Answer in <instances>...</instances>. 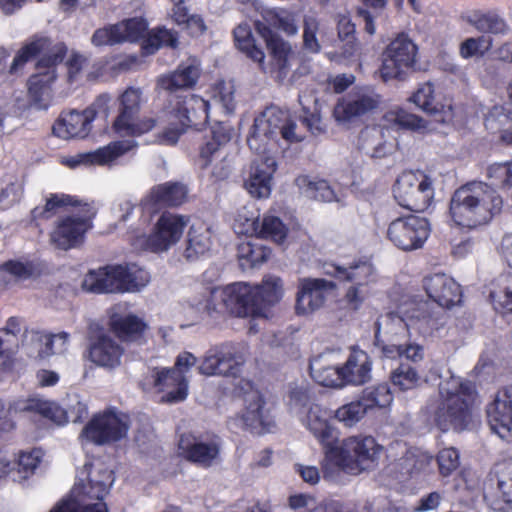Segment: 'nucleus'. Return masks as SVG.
<instances>
[{
    "label": "nucleus",
    "mask_w": 512,
    "mask_h": 512,
    "mask_svg": "<svg viewBox=\"0 0 512 512\" xmlns=\"http://www.w3.org/2000/svg\"><path fill=\"white\" fill-rule=\"evenodd\" d=\"M275 140L274 130L267 125L263 112L260 113L254 119V124L247 138L250 149L255 153L272 154L270 146L274 145Z\"/></svg>",
    "instance_id": "obj_49"
},
{
    "label": "nucleus",
    "mask_w": 512,
    "mask_h": 512,
    "mask_svg": "<svg viewBox=\"0 0 512 512\" xmlns=\"http://www.w3.org/2000/svg\"><path fill=\"white\" fill-rule=\"evenodd\" d=\"M263 114L269 128L274 130L275 139L281 135L289 143L303 140L304 135L297 130L296 123L289 118L286 111L276 106H270L263 111Z\"/></svg>",
    "instance_id": "obj_42"
},
{
    "label": "nucleus",
    "mask_w": 512,
    "mask_h": 512,
    "mask_svg": "<svg viewBox=\"0 0 512 512\" xmlns=\"http://www.w3.org/2000/svg\"><path fill=\"white\" fill-rule=\"evenodd\" d=\"M461 18L480 33L504 36L510 32V26L496 10H471Z\"/></svg>",
    "instance_id": "obj_37"
},
{
    "label": "nucleus",
    "mask_w": 512,
    "mask_h": 512,
    "mask_svg": "<svg viewBox=\"0 0 512 512\" xmlns=\"http://www.w3.org/2000/svg\"><path fill=\"white\" fill-rule=\"evenodd\" d=\"M33 274V267L29 263L10 260L0 266V284L9 285L17 281L26 280Z\"/></svg>",
    "instance_id": "obj_62"
},
{
    "label": "nucleus",
    "mask_w": 512,
    "mask_h": 512,
    "mask_svg": "<svg viewBox=\"0 0 512 512\" xmlns=\"http://www.w3.org/2000/svg\"><path fill=\"white\" fill-rule=\"evenodd\" d=\"M114 25L120 44L125 42H137L144 36L148 29V23L142 17L124 19Z\"/></svg>",
    "instance_id": "obj_59"
},
{
    "label": "nucleus",
    "mask_w": 512,
    "mask_h": 512,
    "mask_svg": "<svg viewBox=\"0 0 512 512\" xmlns=\"http://www.w3.org/2000/svg\"><path fill=\"white\" fill-rule=\"evenodd\" d=\"M114 482L112 470L101 461L86 463L66 498L49 512H108L104 497Z\"/></svg>",
    "instance_id": "obj_4"
},
{
    "label": "nucleus",
    "mask_w": 512,
    "mask_h": 512,
    "mask_svg": "<svg viewBox=\"0 0 512 512\" xmlns=\"http://www.w3.org/2000/svg\"><path fill=\"white\" fill-rule=\"evenodd\" d=\"M325 273L340 281L350 282L344 300L350 309L358 310L371 293L372 285L377 281L374 266L368 261H358L348 267L327 264Z\"/></svg>",
    "instance_id": "obj_10"
},
{
    "label": "nucleus",
    "mask_w": 512,
    "mask_h": 512,
    "mask_svg": "<svg viewBox=\"0 0 512 512\" xmlns=\"http://www.w3.org/2000/svg\"><path fill=\"white\" fill-rule=\"evenodd\" d=\"M228 424L231 429H249L258 434L270 432L275 425L262 394L251 386L244 394L243 411L230 418Z\"/></svg>",
    "instance_id": "obj_16"
},
{
    "label": "nucleus",
    "mask_w": 512,
    "mask_h": 512,
    "mask_svg": "<svg viewBox=\"0 0 512 512\" xmlns=\"http://www.w3.org/2000/svg\"><path fill=\"white\" fill-rule=\"evenodd\" d=\"M210 103L197 95H187L183 100H177L172 109L166 113L167 125L156 142L164 145H174L179 137L189 127L200 130L207 122Z\"/></svg>",
    "instance_id": "obj_8"
},
{
    "label": "nucleus",
    "mask_w": 512,
    "mask_h": 512,
    "mask_svg": "<svg viewBox=\"0 0 512 512\" xmlns=\"http://www.w3.org/2000/svg\"><path fill=\"white\" fill-rule=\"evenodd\" d=\"M398 204L412 211L422 212L433 202V179L423 171H405L398 176L393 187Z\"/></svg>",
    "instance_id": "obj_11"
},
{
    "label": "nucleus",
    "mask_w": 512,
    "mask_h": 512,
    "mask_svg": "<svg viewBox=\"0 0 512 512\" xmlns=\"http://www.w3.org/2000/svg\"><path fill=\"white\" fill-rule=\"evenodd\" d=\"M490 299L498 313H512V274L497 279L495 287L490 291Z\"/></svg>",
    "instance_id": "obj_53"
},
{
    "label": "nucleus",
    "mask_w": 512,
    "mask_h": 512,
    "mask_svg": "<svg viewBox=\"0 0 512 512\" xmlns=\"http://www.w3.org/2000/svg\"><path fill=\"white\" fill-rule=\"evenodd\" d=\"M130 418L117 409H107L92 417L83 428L81 441L105 445L122 440L128 434Z\"/></svg>",
    "instance_id": "obj_13"
},
{
    "label": "nucleus",
    "mask_w": 512,
    "mask_h": 512,
    "mask_svg": "<svg viewBox=\"0 0 512 512\" xmlns=\"http://www.w3.org/2000/svg\"><path fill=\"white\" fill-rule=\"evenodd\" d=\"M298 100L303 111L302 123L313 135L323 133L325 127L317 108V99L311 94H300Z\"/></svg>",
    "instance_id": "obj_54"
},
{
    "label": "nucleus",
    "mask_w": 512,
    "mask_h": 512,
    "mask_svg": "<svg viewBox=\"0 0 512 512\" xmlns=\"http://www.w3.org/2000/svg\"><path fill=\"white\" fill-rule=\"evenodd\" d=\"M11 409H14L16 412L37 414L56 425H65L67 423V413L64 408L54 401L42 398H29L15 402Z\"/></svg>",
    "instance_id": "obj_38"
},
{
    "label": "nucleus",
    "mask_w": 512,
    "mask_h": 512,
    "mask_svg": "<svg viewBox=\"0 0 512 512\" xmlns=\"http://www.w3.org/2000/svg\"><path fill=\"white\" fill-rule=\"evenodd\" d=\"M124 353L120 344L110 336H99L89 348V359L99 367L115 369L121 364Z\"/></svg>",
    "instance_id": "obj_36"
},
{
    "label": "nucleus",
    "mask_w": 512,
    "mask_h": 512,
    "mask_svg": "<svg viewBox=\"0 0 512 512\" xmlns=\"http://www.w3.org/2000/svg\"><path fill=\"white\" fill-rule=\"evenodd\" d=\"M179 449L190 461L202 466H210L218 458L220 440L216 436L196 437L183 434L179 440Z\"/></svg>",
    "instance_id": "obj_24"
},
{
    "label": "nucleus",
    "mask_w": 512,
    "mask_h": 512,
    "mask_svg": "<svg viewBox=\"0 0 512 512\" xmlns=\"http://www.w3.org/2000/svg\"><path fill=\"white\" fill-rule=\"evenodd\" d=\"M244 186L254 198H268L272 190L273 175L277 170V161L273 154L255 153Z\"/></svg>",
    "instance_id": "obj_20"
},
{
    "label": "nucleus",
    "mask_w": 512,
    "mask_h": 512,
    "mask_svg": "<svg viewBox=\"0 0 512 512\" xmlns=\"http://www.w3.org/2000/svg\"><path fill=\"white\" fill-rule=\"evenodd\" d=\"M485 182H470L458 188L450 200V215L456 225L474 229L488 224L503 208V198L492 185L512 186V162L495 163L488 167Z\"/></svg>",
    "instance_id": "obj_1"
},
{
    "label": "nucleus",
    "mask_w": 512,
    "mask_h": 512,
    "mask_svg": "<svg viewBox=\"0 0 512 512\" xmlns=\"http://www.w3.org/2000/svg\"><path fill=\"white\" fill-rule=\"evenodd\" d=\"M383 453V446L372 436H350L328 451V460L321 462L325 477L331 476L332 467L347 474L357 475L373 467Z\"/></svg>",
    "instance_id": "obj_5"
},
{
    "label": "nucleus",
    "mask_w": 512,
    "mask_h": 512,
    "mask_svg": "<svg viewBox=\"0 0 512 512\" xmlns=\"http://www.w3.org/2000/svg\"><path fill=\"white\" fill-rule=\"evenodd\" d=\"M121 270L123 293L139 291L150 281L149 273L136 264L121 265Z\"/></svg>",
    "instance_id": "obj_58"
},
{
    "label": "nucleus",
    "mask_w": 512,
    "mask_h": 512,
    "mask_svg": "<svg viewBox=\"0 0 512 512\" xmlns=\"http://www.w3.org/2000/svg\"><path fill=\"white\" fill-rule=\"evenodd\" d=\"M134 146L135 142L132 140L115 141L95 151L79 153L67 157L63 160V164L70 168H76L81 165H111L116 159L130 151Z\"/></svg>",
    "instance_id": "obj_25"
},
{
    "label": "nucleus",
    "mask_w": 512,
    "mask_h": 512,
    "mask_svg": "<svg viewBox=\"0 0 512 512\" xmlns=\"http://www.w3.org/2000/svg\"><path fill=\"white\" fill-rule=\"evenodd\" d=\"M410 101L418 108L435 117L440 123H449L453 120L454 112L450 103L439 104L435 102L434 87L430 82L423 83L410 97Z\"/></svg>",
    "instance_id": "obj_35"
},
{
    "label": "nucleus",
    "mask_w": 512,
    "mask_h": 512,
    "mask_svg": "<svg viewBox=\"0 0 512 512\" xmlns=\"http://www.w3.org/2000/svg\"><path fill=\"white\" fill-rule=\"evenodd\" d=\"M336 285L325 279H303L300 282L296 298V313L310 315L323 307L329 293Z\"/></svg>",
    "instance_id": "obj_22"
},
{
    "label": "nucleus",
    "mask_w": 512,
    "mask_h": 512,
    "mask_svg": "<svg viewBox=\"0 0 512 512\" xmlns=\"http://www.w3.org/2000/svg\"><path fill=\"white\" fill-rule=\"evenodd\" d=\"M245 362L244 347L226 343L209 349L198 370L206 376H237Z\"/></svg>",
    "instance_id": "obj_17"
},
{
    "label": "nucleus",
    "mask_w": 512,
    "mask_h": 512,
    "mask_svg": "<svg viewBox=\"0 0 512 512\" xmlns=\"http://www.w3.org/2000/svg\"><path fill=\"white\" fill-rule=\"evenodd\" d=\"M423 287L428 297L440 307L450 308L461 302L460 285L449 275L436 273L423 279Z\"/></svg>",
    "instance_id": "obj_27"
},
{
    "label": "nucleus",
    "mask_w": 512,
    "mask_h": 512,
    "mask_svg": "<svg viewBox=\"0 0 512 512\" xmlns=\"http://www.w3.org/2000/svg\"><path fill=\"white\" fill-rule=\"evenodd\" d=\"M121 273V265L90 270L83 279L82 287L93 293H123Z\"/></svg>",
    "instance_id": "obj_30"
},
{
    "label": "nucleus",
    "mask_w": 512,
    "mask_h": 512,
    "mask_svg": "<svg viewBox=\"0 0 512 512\" xmlns=\"http://www.w3.org/2000/svg\"><path fill=\"white\" fill-rule=\"evenodd\" d=\"M291 407L295 410L302 425L313 435L323 448L324 458L328 460V451L334 449L338 443V430L331 422V413L317 404L305 409L308 397L305 392L293 391L291 393Z\"/></svg>",
    "instance_id": "obj_9"
},
{
    "label": "nucleus",
    "mask_w": 512,
    "mask_h": 512,
    "mask_svg": "<svg viewBox=\"0 0 512 512\" xmlns=\"http://www.w3.org/2000/svg\"><path fill=\"white\" fill-rule=\"evenodd\" d=\"M264 37L272 58L271 67L265 65V73H276V78L282 81L291 68L293 56L291 44L270 31Z\"/></svg>",
    "instance_id": "obj_32"
},
{
    "label": "nucleus",
    "mask_w": 512,
    "mask_h": 512,
    "mask_svg": "<svg viewBox=\"0 0 512 512\" xmlns=\"http://www.w3.org/2000/svg\"><path fill=\"white\" fill-rule=\"evenodd\" d=\"M42 53L36 64V72L28 80V93L38 109H47L51 99V87L58 77V65H60L67 53V47L63 42L52 43L47 37H36L24 45L10 67L14 73L20 66L34 56Z\"/></svg>",
    "instance_id": "obj_3"
},
{
    "label": "nucleus",
    "mask_w": 512,
    "mask_h": 512,
    "mask_svg": "<svg viewBox=\"0 0 512 512\" xmlns=\"http://www.w3.org/2000/svg\"><path fill=\"white\" fill-rule=\"evenodd\" d=\"M88 229V221L83 217H66L62 219L51 233L52 243L63 250L77 246Z\"/></svg>",
    "instance_id": "obj_33"
},
{
    "label": "nucleus",
    "mask_w": 512,
    "mask_h": 512,
    "mask_svg": "<svg viewBox=\"0 0 512 512\" xmlns=\"http://www.w3.org/2000/svg\"><path fill=\"white\" fill-rule=\"evenodd\" d=\"M391 449L403 452V456L393 464L394 469L403 478L427 472L431 468L433 463L432 455L420 448H407L406 444L397 442L391 446Z\"/></svg>",
    "instance_id": "obj_31"
},
{
    "label": "nucleus",
    "mask_w": 512,
    "mask_h": 512,
    "mask_svg": "<svg viewBox=\"0 0 512 512\" xmlns=\"http://www.w3.org/2000/svg\"><path fill=\"white\" fill-rule=\"evenodd\" d=\"M379 103L380 96L373 88H357L338 100L333 116L338 123H346L375 110Z\"/></svg>",
    "instance_id": "obj_19"
},
{
    "label": "nucleus",
    "mask_w": 512,
    "mask_h": 512,
    "mask_svg": "<svg viewBox=\"0 0 512 512\" xmlns=\"http://www.w3.org/2000/svg\"><path fill=\"white\" fill-rule=\"evenodd\" d=\"M211 247L210 229L203 223L193 224L188 231L187 245L184 256L194 261L205 255Z\"/></svg>",
    "instance_id": "obj_46"
},
{
    "label": "nucleus",
    "mask_w": 512,
    "mask_h": 512,
    "mask_svg": "<svg viewBox=\"0 0 512 512\" xmlns=\"http://www.w3.org/2000/svg\"><path fill=\"white\" fill-rule=\"evenodd\" d=\"M474 382L450 376L439 384V397L427 406L432 423L441 431H463L472 423L473 409L478 403Z\"/></svg>",
    "instance_id": "obj_2"
},
{
    "label": "nucleus",
    "mask_w": 512,
    "mask_h": 512,
    "mask_svg": "<svg viewBox=\"0 0 512 512\" xmlns=\"http://www.w3.org/2000/svg\"><path fill=\"white\" fill-rule=\"evenodd\" d=\"M388 129L381 126L364 128L359 136V147L367 155L382 158L393 151L394 143L386 137Z\"/></svg>",
    "instance_id": "obj_41"
},
{
    "label": "nucleus",
    "mask_w": 512,
    "mask_h": 512,
    "mask_svg": "<svg viewBox=\"0 0 512 512\" xmlns=\"http://www.w3.org/2000/svg\"><path fill=\"white\" fill-rule=\"evenodd\" d=\"M485 127L493 133H500V138L512 144V117L503 106H494L486 115Z\"/></svg>",
    "instance_id": "obj_52"
},
{
    "label": "nucleus",
    "mask_w": 512,
    "mask_h": 512,
    "mask_svg": "<svg viewBox=\"0 0 512 512\" xmlns=\"http://www.w3.org/2000/svg\"><path fill=\"white\" fill-rule=\"evenodd\" d=\"M295 184L300 193L307 198L321 202H332L337 200L334 189L324 179L301 175L296 178Z\"/></svg>",
    "instance_id": "obj_47"
},
{
    "label": "nucleus",
    "mask_w": 512,
    "mask_h": 512,
    "mask_svg": "<svg viewBox=\"0 0 512 512\" xmlns=\"http://www.w3.org/2000/svg\"><path fill=\"white\" fill-rule=\"evenodd\" d=\"M344 385H363L372 377V361L363 350L353 349L346 362L341 366Z\"/></svg>",
    "instance_id": "obj_34"
},
{
    "label": "nucleus",
    "mask_w": 512,
    "mask_h": 512,
    "mask_svg": "<svg viewBox=\"0 0 512 512\" xmlns=\"http://www.w3.org/2000/svg\"><path fill=\"white\" fill-rule=\"evenodd\" d=\"M235 85L232 81H219L211 89L214 104L220 105L226 114L234 112L236 107Z\"/></svg>",
    "instance_id": "obj_64"
},
{
    "label": "nucleus",
    "mask_w": 512,
    "mask_h": 512,
    "mask_svg": "<svg viewBox=\"0 0 512 512\" xmlns=\"http://www.w3.org/2000/svg\"><path fill=\"white\" fill-rule=\"evenodd\" d=\"M43 457L44 451L41 448L21 451L16 462L17 479L26 480L32 476L40 466Z\"/></svg>",
    "instance_id": "obj_61"
},
{
    "label": "nucleus",
    "mask_w": 512,
    "mask_h": 512,
    "mask_svg": "<svg viewBox=\"0 0 512 512\" xmlns=\"http://www.w3.org/2000/svg\"><path fill=\"white\" fill-rule=\"evenodd\" d=\"M287 233L288 229L280 218L267 215L259 222L257 237L282 244L287 237Z\"/></svg>",
    "instance_id": "obj_63"
},
{
    "label": "nucleus",
    "mask_w": 512,
    "mask_h": 512,
    "mask_svg": "<svg viewBox=\"0 0 512 512\" xmlns=\"http://www.w3.org/2000/svg\"><path fill=\"white\" fill-rule=\"evenodd\" d=\"M21 332V321L18 318L8 319L6 326L0 329V372L9 370L12 355L19 348L18 334Z\"/></svg>",
    "instance_id": "obj_44"
},
{
    "label": "nucleus",
    "mask_w": 512,
    "mask_h": 512,
    "mask_svg": "<svg viewBox=\"0 0 512 512\" xmlns=\"http://www.w3.org/2000/svg\"><path fill=\"white\" fill-rule=\"evenodd\" d=\"M177 45V32L166 27H157L148 32L143 43V50L146 54H153L161 47L176 48Z\"/></svg>",
    "instance_id": "obj_57"
},
{
    "label": "nucleus",
    "mask_w": 512,
    "mask_h": 512,
    "mask_svg": "<svg viewBox=\"0 0 512 512\" xmlns=\"http://www.w3.org/2000/svg\"><path fill=\"white\" fill-rule=\"evenodd\" d=\"M323 31L319 20L313 15H306L303 20V49L311 54L321 51Z\"/></svg>",
    "instance_id": "obj_60"
},
{
    "label": "nucleus",
    "mask_w": 512,
    "mask_h": 512,
    "mask_svg": "<svg viewBox=\"0 0 512 512\" xmlns=\"http://www.w3.org/2000/svg\"><path fill=\"white\" fill-rule=\"evenodd\" d=\"M196 362L197 358L192 353H180L173 368L151 369L142 381L143 389L163 393V402L177 403L185 400L189 387L186 373Z\"/></svg>",
    "instance_id": "obj_6"
},
{
    "label": "nucleus",
    "mask_w": 512,
    "mask_h": 512,
    "mask_svg": "<svg viewBox=\"0 0 512 512\" xmlns=\"http://www.w3.org/2000/svg\"><path fill=\"white\" fill-rule=\"evenodd\" d=\"M487 504L496 512H508L512 505V461L498 472L497 489L484 495Z\"/></svg>",
    "instance_id": "obj_40"
},
{
    "label": "nucleus",
    "mask_w": 512,
    "mask_h": 512,
    "mask_svg": "<svg viewBox=\"0 0 512 512\" xmlns=\"http://www.w3.org/2000/svg\"><path fill=\"white\" fill-rule=\"evenodd\" d=\"M187 225V218L173 213H163L149 235L140 234L130 239L138 251L161 253L168 251L181 239Z\"/></svg>",
    "instance_id": "obj_12"
},
{
    "label": "nucleus",
    "mask_w": 512,
    "mask_h": 512,
    "mask_svg": "<svg viewBox=\"0 0 512 512\" xmlns=\"http://www.w3.org/2000/svg\"><path fill=\"white\" fill-rule=\"evenodd\" d=\"M417 46L406 35L400 34L386 47L382 55L381 77L387 81L400 77L415 64Z\"/></svg>",
    "instance_id": "obj_18"
},
{
    "label": "nucleus",
    "mask_w": 512,
    "mask_h": 512,
    "mask_svg": "<svg viewBox=\"0 0 512 512\" xmlns=\"http://www.w3.org/2000/svg\"><path fill=\"white\" fill-rule=\"evenodd\" d=\"M111 326L120 338L131 342L140 340L147 330V324L143 319L133 314L113 317Z\"/></svg>",
    "instance_id": "obj_50"
},
{
    "label": "nucleus",
    "mask_w": 512,
    "mask_h": 512,
    "mask_svg": "<svg viewBox=\"0 0 512 512\" xmlns=\"http://www.w3.org/2000/svg\"><path fill=\"white\" fill-rule=\"evenodd\" d=\"M264 20L273 28H276L288 36H294L298 33V24L295 13L282 9L274 8L266 10Z\"/></svg>",
    "instance_id": "obj_56"
},
{
    "label": "nucleus",
    "mask_w": 512,
    "mask_h": 512,
    "mask_svg": "<svg viewBox=\"0 0 512 512\" xmlns=\"http://www.w3.org/2000/svg\"><path fill=\"white\" fill-rule=\"evenodd\" d=\"M187 187L179 182H166L156 185L141 200V207L149 214L160 206H179L186 201Z\"/></svg>",
    "instance_id": "obj_28"
},
{
    "label": "nucleus",
    "mask_w": 512,
    "mask_h": 512,
    "mask_svg": "<svg viewBox=\"0 0 512 512\" xmlns=\"http://www.w3.org/2000/svg\"><path fill=\"white\" fill-rule=\"evenodd\" d=\"M251 292V285L245 282L217 288L218 300L227 312L237 317L256 318Z\"/></svg>",
    "instance_id": "obj_23"
},
{
    "label": "nucleus",
    "mask_w": 512,
    "mask_h": 512,
    "mask_svg": "<svg viewBox=\"0 0 512 512\" xmlns=\"http://www.w3.org/2000/svg\"><path fill=\"white\" fill-rule=\"evenodd\" d=\"M200 75V63L196 58H189L181 63L178 69L168 75L161 76L158 85L168 91L190 88L196 84Z\"/></svg>",
    "instance_id": "obj_39"
},
{
    "label": "nucleus",
    "mask_w": 512,
    "mask_h": 512,
    "mask_svg": "<svg viewBox=\"0 0 512 512\" xmlns=\"http://www.w3.org/2000/svg\"><path fill=\"white\" fill-rule=\"evenodd\" d=\"M486 413L491 430L501 439L512 441V388L498 391Z\"/></svg>",
    "instance_id": "obj_21"
},
{
    "label": "nucleus",
    "mask_w": 512,
    "mask_h": 512,
    "mask_svg": "<svg viewBox=\"0 0 512 512\" xmlns=\"http://www.w3.org/2000/svg\"><path fill=\"white\" fill-rule=\"evenodd\" d=\"M270 255L269 248L251 241H244L238 245V260L243 270L262 265Z\"/></svg>",
    "instance_id": "obj_51"
},
{
    "label": "nucleus",
    "mask_w": 512,
    "mask_h": 512,
    "mask_svg": "<svg viewBox=\"0 0 512 512\" xmlns=\"http://www.w3.org/2000/svg\"><path fill=\"white\" fill-rule=\"evenodd\" d=\"M212 141L207 142L200 150V165L202 168L210 166L214 160L222 157L221 146L229 142L231 139V129L223 124L216 123L211 128Z\"/></svg>",
    "instance_id": "obj_45"
},
{
    "label": "nucleus",
    "mask_w": 512,
    "mask_h": 512,
    "mask_svg": "<svg viewBox=\"0 0 512 512\" xmlns=\"http://www.w3.org/2000/svg\"><path fill=\"white\" fill-rule=\"evenodd\" d=\"M44 338H49V333L37 330L25 332L22 347L30 358L44 360L51 356V347L44 342Z\"/></svg>",
    "instance_id": "obj_55"
},
{
    "label": "nucleus",
    "mask_w": 512,
    "mask_h": 512,
    "mask_svg": "<svg viewBox=\"0 0 512 512\" xmlns=\"http://www.w3.org/2000/svg\"><path fill=\"white\" fill-rule=\"evenodd\" d=\"M444 325L443 314L431 311L428 302L411 301L399 307L397 313L382 316L378 330L384 327L388 332L397 333V328H405L408 335L433 336Z\"/></svg>",
    "instance_id": "obj_7"
},
{
    "label": "nucleus",
    "mask_w": 512,
    "mask_h": 512,
    "mask_svg": "<svg viewBox=\"0 0 512 512\" xmlns=\"http://www.w3.org/2000/svg\"><path fill=\"white\" fill-rule=\"evenodd\" d=\"M251 290L256 318H268L270 309L284 296L283 281L275 275L265 276L259 284L251 285Z\"/></svg>",
    "instance_id": "obj_26"
},
{
    "label": "nucleus",
    "mask_w": 512,
    "mask_h": 512,
    "mask_svg": "<svg viewBox=\"0 0 512 512\" xmlns=\"http://www.w3.org/2000/svg\"><path fill=\"white\" fill-rule=\"evenodd\" d=\"M429 235L428 220L412 214L394 219L389 223L386 231L388 240L403 251L422 248Z\"/></svg>",
    "instance_id": "obj_15"
},
{
    "label": "nucleus",
    "mask_w": 512,
    "mask_h": 512,
    "mask_svg": "<svg viewBox=\"0 0 512 512\" xmlns=\"http://www.w3.org/2000/svg\"><path fill=\"white\" fill-rule=\"evenodd\" d=\"M142 92L139 88L129 87L120 96L119 115L113 122L114 131L120 136H140L151 131L158 120L145 117L137 120L140 111Z\"/></svg>",
    "instance_id": "obj_14"
},
{
    "label": "nucleus",
    "mask_w": 512,
    "mask_h": 512,
    "mask_svg": "<svg viewBox=\"0 0 512 512\" xmlns=\"http://www.w3.org/2000/svg\"><path fill=\"white\" fill-rule=\"evenodd\" d=\"M92 122L91 111L71 110L63 112L52 127L53 134L64 140L84 138L91 131Z\"/></svg>",
    "instance_id": "obj_29"
},
{
    "label": "nucleus",
    "mask_w": 512,
    "mask_h": 512,
    "mask_svg": "<svg viewBox=\"0 0 512 512\" xmlns=\"http://www.w3.org/2000/svg\"><path fill=\"white\" fill-rule=\"evenodd\" d=\"M332 355V352H328L313 358L310 362L311 376L322 386L342 387L341 367L330 363L329 358Z\"/></svg>",
    "instance_id": "obj_43"
},
{
    "label": "nucleus",
    "mask_w": 512,
    "mask_h": 512,
    "mask_svg": "<svg viewBox=\"0 0 512 512\" xmlns=\"http://www.w3.org/2000/svg\"><path fill=\"white\" fill-rule=\"evenodd\" d=\"M233 34L237 48L266 72L265 53L255 44L251 27L247 23H241L234 29Z\"/></svg>",
    "instance_id": "obj_48"
}]
</instances>
